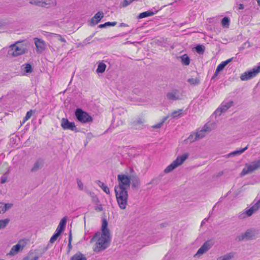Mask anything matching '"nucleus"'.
<instances>
[{
    "label": "nucleus",
    "instance_id": "nucleus-36",
    "mask_svg": "<svg viewBox=\"0 0 260 260\" xmlns=\"http://www.w3.org/2000/svg\"><path fill=\"white\" fill-rule=\"evenodd\" d=\"M23 66H24V71L26 73H31L32 72L33 69L30 63H25L23 64Z\"/></svg>",
    "mask_w": 260,
    "mask_h": 260
},
{
    "label": "nucleus",
    "instance_id": "nucleus-58",
    "mask_svg": "<svg viewBox=\"0 0 260 260\" xmlns=\"http://www.w3.org/2000/svg\"><path fill=\"white\" fill-rule=\"evenodd\" d=\"M167 225H168V223H161V224H160V226L161 228H164V227L166 226Z\"/></svg>",
    "mask_w": 260,
    "mask_h": 260
},
{
    "label": "nucleus",
    "instance_id": "nucleus-32",
    "mask_svg": "<svg viewBox=\"0 0 260 260\" xmlns=\"http://www.w3.org/2000/svg\"><path fill=\"white\" fill-rule=\"evenodd\" d=\"M117 24L116 22H107L104 24H101L99 25L100 28H106L109 26H114Z\"/></svg>",
    "mask_w": 260,
    "mask_h": 260
},
{
    "label": "nucleus",
    "instance_id": "nucleus-60",
    "mask_svg": "<svg viewBox=\"0 0 260 260\" xmlns=\"http://www.w3.org/2000/svg\"><path fill=\"white\" fill-rule=\"evenodd\" d=\"M88 143V142L87 141L85 143V146H86L87 145V143Z\"/></svg>",
    "mask_w": 260,
    "mask_h": 260
},
{
    "label": "nucleus",
    "instance_id": "nucleus-22",
    "mask_svg": "<svg viewBox=\"0 0 260 260\" xmlns=\"http://www.w3.org/2000/svg\"><path fill=\"white\" fill-rule=\"evenodd\" d=\"M248 148V146L245 147L244 148L240 149L239 150H237L234 151H233L230 153H229L226 155V157H234L236 155H239L241 154L242 153H243L246 150H247Z\"/></svg>",
    "mask_w": 260,
    "mask_h": 260
},
{
    "label": "nucleus",
    "instance_id": "nucleus-23",
    "mask_svg": "<svg viewBox=\"0 0 260 260\" xmlns=\"http://www.w3.org/2000/svg\"><path fill=\"white\" fill-rule=\"evenodd\" d=\"M157 12V11H155L154 12L151 10L145 11V12L140 13L139 15L138 18V19H142V18H145V17H147L148 16H153V15H154L155 14H156Z\"/></svg>",
    "mask_w": 260,
    "mask_h": 260
},
{
    "label": "nucleus",
    "instance_id": "nucleus-50",
    "mask_svg": "<svg viewBox=\"0 0 260 260\" xmlns=\"http://www.w3.org/2000/svg\"><path fill=\"white\" fill-rule=\"evenodd\" d=\"M77 183L79 189L82 190L83 189L84 185L81 180L79 179H77Z\"/></svg>",
    "mask_w": 260,
    "mask_h": 260
},
{
    "label": "nucleus",
    "instance_id": "nucleus-34",
    "mask_svg": "<svg viewBox=\"0 0 260 260\" xmlns=\"http://www.w3.org/2000/svg\"><path fill=\"white\" fill-rule=\"evenodd\" d=\"M181 61L182 64L188 66L190 63V59L186 54L183 55L181 57Z\"/></svg>",
    "mask_w": 260,
    "mask_h": 260
},
{
    "label": "nucleus",
    "instance_id": "nucleus-54",
    "mask_svg": "<svg viewBox=\"0 0 260 260\" xmlns=\"http://www.w3.org/2000/svg\"><path fill=\"white\" fill-rule=\"evenodd\" d=\"M220 72H217V70L216 69V71L214 74V75L213 76V77H212V80H213L214 79L216 76H217L218 73H219Z\"/></svg>",
    "mask_w": 260,
    "mask_h": 260
},
{
    "label": "nucleus",
    "instance_id": "nucleus-41",
    "mask_svg": "<svg viewBox=\"0 0 260 260\" xmlns=\"http://www.w3.org/2000/svg\"><path fill=\"white\" fill-rule=\"evenodd\" d=\"M221 23L223 26L228 27L230 24V19L227 17H224L222 19Z\"/></svg>",
    "mask_w": 260,
    "mask_h": 260
},
{
    "label": "nucleus",
    "instance_id": "nucleus-52",
    "mask_svg": "<svg viewBox=\"0 0 260 260\" xmlns=\"http://www.w3.org/2000/svg\"><path fill=\"white\" fill-rule=\"evenodd\" d=\"M162 124H163L162 122H160L158 123L157 124L153 125L152 126V127L153 128H159L162 125Z\"/></svg>",
    "mask_w": 260,
    "mask_h": 260
},
{
    "label": "nucleus",
    "instance_id": "nucleus-11",
    "mask_svg": "<svg viewBox=\"0 0 260 260\" xmlns=\"http://www.w3.org/2000/svg\"><path fill=\"white\" fill-rule=\"evenodd\" d=\"M259 208H260V199L253 206H252L250 208L246 210L243 213H241L239 215V218L242 219V218H245L246 216L249 217V216H251L253 214V213H254L256 211H257Z\"/></svg>",
    "mask_w": 260,
    "mask_h": 260
},
{
    "label": "nucleus",
    "instance_id": "nucleus-59",
    "mask_svg": "<svg viewBox=\"0 0 260 260\" xmlns=\"http://www.w3.org/2000/svg\"><path fill=\"white\" fill-rule=\"evenodd\" d=\"M258 5L260 6V0H256Z\"/></svg>",
    "mask_w": 260,
    "mask_h": 260
},
{
    "label": "nucleus",
    "instance_id": "nucleus-25",
    "mask_svg": "<svg viewBox=\"0 0 260 260\" xmlns=\"http://www.w3.org/2000/svg\"><path fill=\"white\" fill-rule=\"evenodd\" d=\"M235 254L234 252H229L223 256L218 257L217 260H231L234 257Z\"/></svg>",
    "mask_w": 260,
    "mask_h": 260
},
{
    "label": "nucleus",
    "instance_id": "nucleus-43",
    "mask_svg": "<svg viewBox=\"0 0 260 260\" xmlns=\"http://www.w3.org/2000/svg\"><path fill=\"white\" fill-rule=\"evenodd\" d=\"M60 235L55 232L53 236L51 237L49 242L50 243H53L58 238Z\"/></svg>",
    "mask_w": 260,
    "mask_h": 260
},
{
    "label": "nucleus",
    "instance_id": "nucleus-4",
    "mask_svg": "<svg viewBox=\"0 0 260 260\" xmlns=\"http://www.w3.org/2000/svg\"><path fill=\"white\" fill-rule=\"evenodd\" d=\"M258 234L257 230L254 229H249L245 233L237 235L235 240L237 241L240 242L244 240L249 241L255 239Z\"/></svg>",
    "mask_w": 260,
    "mask_h": 260
},
{
    "label": "nucleus",
    "instance_id": "nucleus-15",
    "mask_svg": "<svg viewBox=\"0 0 260 260\" xmlns=\"http://www.w3.org/2000/svg\"><path fill=\"white\" fill-rule=\"evenodd\" d=\"M214 242L212 240L205 242L202 246L198 249L196 255H202L208 251L213 245Z\"/></svg>",
    "mask_w": 260,
    "mask_h": 260
},
{
    "label": "nucleus",
    "instance_id": "nucleus-2",
    "mask_svg": "<svg viewBox=\"0 0 260 260\" xmlns=\"http://www.w3.org/2000/svg\"><path fill=\"white\" fill-rule=\"evenodd\" d=\"M114 191L117 204L120 209H126L128 202V192L126 189L114 187Z\"/></svg>",
    "mask_w": 260,
    "mask_h": 260
},
{
    "label": "nucleus",
    "instance_id": "nucleus-44",
    "mask_svg": "<svg viewBox=\"0 0 260 260\" xmlns=\"http://www.w3.org/2000/svg\"><path fill=\"white\" fill-rule=\"evenodd\" d=\"M9 173V171H8L7 172H6L1 178V183L2 184H4L5 183L7 180V178H8V174Z\"/></svg>",
    "mask_w": 260,
    "mask_h": 260
},
{
    "label": "nucleus",
    "instance_id": "nucleus-3",
    "mask_svg": "<svg viewBox=\"0 0 260 260\" xmlns=\"http://www.w3.org/2000/svg\"><path fill=\"white\" fill-rule=\"evenodd\" d=\"M28 52V49L21 44L20 42H17L11 45L8 50V55L11 57H16Z\"/></svg>",
    "mask_w": 260,
    "mask_h": 260
},
{
    "label": "nucleus",
    "instance_id": "nucleus-9",
    "mask_svg": "<svg viewBox=\"0 0 260 260\" xmlns=\"http://www.w3.org/2000/svg\"><path fill=\"white\" fill-rule=\"evenodd\" d=\"M260 73V65L254 67L251 70L244 72L240 76L242 81H246L256 76Z\"/></svg>",
    "mask_w": 260,
    "mask_h": 260
},
{
    "label": "nucleus",
    "instance_id": "nucleus-30",
    "mask_svg": "<svg viewBox=\"0 0 260 260\" xmlns=\"http://www.w3.org/2000/svg\"><path fill=\"white\" fill-rule=\"evenodd\" d=\"M131 182L132 184V187L133 188H136L138 187L140 184V180L138 177H133L132 178H131Z\"/></svg>",
    "mask_w": 260,
    "mask_h": 260
},
{
    "label": "nucleus",
    "instance_id": "nucleus-47",
    "mask_svg": "<svg viewBox=\"0 0 260 260\" xmlns=\"http://www.w3.org/2000/svg\"><path fill=\"white\" fill-rule=\"evenodd\" d=\"M226 66V64L224 63L223 61H222L221 63H220L217 67L216 69L217 70V72H221L222 71L225 67Z\"/></svg>",
    "mask_w": 260,
    "mask_h": 260
},
{
    "label": "nucleus",
    "instance_id": "nucleus-8",
    "mask_svg": "<svg viewBox=\"0 0 260 260\" xmlns=\"http://www.w3.org/2000/svg\"><path fill=\"white\" fill-rule=\"evenodd\" d=\"M188 155L185 153L181 156H179L174 160L170 165H169L164 170L165 173H168L172 171L177 167L182 165L184 161L188 158Z\"/></svg>",
    "mask_w": 260,
    "mask_h": 260
},
{
    "label": "nucleus",
    "instance_id": "nucleus-10",
    "mask_svg": "<svg viewBox=\"0 0 260 260\" xmlns=\"http://www.w3.org/2000/svg\"><path fill=\"white\" fill-rule=\"evenodd\" d=\"M259 168H260V159L252 162L249 165H246L243 169L240 175L241 176H245V175L249 174Z\"/></svg>",
    "mask_w": 260,
    "mask_h": 260
},
{
    "label": "nucleus",
    "instance_id": "nucleus-39",
    "mask_svg": "<svg viewBox=\"0 0 260 260\" xmlns=\"http://www.w3.org/2000/svg\"><path fill=\"white\" fill-rule=\"evenodd\" d=\"M33 253H29L28 255L25 257L22 260H38L39 256L37 255L33 256Z\"/></svg>",
    "mask_w": 260,
    "mask_h": 260
},
{
    "label": "nucleus",
    "instance_id": "nucleus-38",
    "mask_svg": "<svg viewBox=\"0 0 260 260\" xmlns=\"http://www.w3.org/2000/svg\"><path fill=\"white\" fill-rule=\"evenodd\" d=\"M72 240V236L71 231H70L69 235V243H68V247H67V248H68L67 253H70V252L71 251V250L72 248V246L71 244Z\"/></svg>",
    "mask_w": 260,
    "mask_h": 260
},
{
    "label": "nucleus",
    "instance_id": "nucleus-40",
    "mask_svg": "<svg viewBox=\"0 0 260 260\" xmlns=\"http://www.w3.org/2000/svg\"><path fill=\"white\" fill-rule=\"evenodd\" d=\"M187 82L191 85H196L200 83V80L198 78H189L187 80Z\"/></svg>",
    "mask_w": 260,
    "mask_h": 260
},
{
    "label": "nucleus",
    "instance_id": "nucleus-16",
    "mask_svg": "<svg viewBox=\"0 0 260 260\" xmlns=\"http://www.w3.org/2000/svg\"><path fill=\"white\" fill-rule=\"evenodd\" d=\"M34 41L37 52L39 53L43 52L46 49V44L44 41L38 38H34Z\"/></svg>",
    "mask_w": 260,
    "mask_h": 260
},
{
    "label": "nucleus",
    "instance_id": "nucleus-33",
    "mask_svg": "<svg viewBox=\"0 0 260 260\" xmlns=\"http://www.w3.org/2000/svg\"><path fill=\"white\" fill-rule=\"evenodd\" d=\"M196 51L200 54H203L205 52V47L202 45H197L194 48Z\"/></svg>",
    "mask_w": 260,
    "mask_h": 260
},
{
    "label": "nucleus",
    "instance_id": "nucleus-29",
    "mask_svg": "<svg viewBox=\"0 0 260 260\" xmlns=\"http://www.w3.org/2000/svg\"><path fill=\"white\" fill-rule=\"evenodd\" d=\"M106 64L103 62H100L98 64V68L96 69V72L98 73H103L105 71V70L106 69Z\"/></svg>",
    "mask_w": 260,
    "mask_h": 260
},
{
    "label": "nucleus",
    "instance_id": "nucleus-48",
    "mask_svg": "<svg viewBox=\"0 0 260 260\" xmlns=\"http://www.w3.org/2000/svg\"><path fill=\"white\" fill-rule=\"evenodd\" d=\"M187 141H189V142L191 143L196 140H198L196 135H190L187 139Z\"/></svg>",
    "mask_w": 260,
    "mask_h": 260
},
{
    "label": "nucleus",
    "instance_id": "nucleus-24",
    "mask_svg": "<svg viewBox=\"0 0 260 260\" xmlns=\"http://www.w3.org/2000/svg\"><path fill=\"white\" fill-rule=\"evenodd\" d=\"M13 206L11 203L4 204V203H0V213L2 211L5 213L8 210L11 209Z\"/></svg>",
    "mask_w": 260,
    "mask_h": 260
},
{
    "label": "nucleus",
    "instance_id": "nucleus-18",
    "mask_svg": "<svg viewBox=\"0 0 260 260\" xmlns=\"http://www.w3.org/2000/svg\"><path fill=\"white\" fill-rule=\"evenodd\" d=\"M44 161L42 158H38L35 162L32 168L31 169V172H36L41 169L44 166Z\"/></svg>",
    "mask_w": 260,
    "mask_h": 260
},
{
    "label": "nucleus",
    "instance_id": "nucleus-57",
    "mask_svg": "<svg viewBox=\"0 0 260 260\" xmlns=\"http://www.w3.org/2000/svg\"><path fill=\"white\" fill-rule=\"evenodd\" d=\"M168 117L169 116L164 117L161 122L164 124V123L168 119Z\"/></svg>",
    "mask_w": 260,
    "mask_h": 260
},
{
    "label": "nucleus",
    "instance_id": "nucleus-37",
    "mask_svg": "<svg viewBox=\"0 0 260 260\" xmlns=\"http://www.w3.org/2000/svg\"><path fill=\"white\" fill-rule=\"evenodd\" d=\"M88 193L91 198L92 202L94 203H99V200L98 196L93 192H88Z\"/></svg>",
    "mask_w": 260,
    "mask_h": 260
},
{
    "label": "nucleus",
    "instance_id": "nucleus-35",
    "mask_svg": "<svg viewBox=\"0 0 260 260\" xmlns=\"http://www.w3.org/2000/svg\"><path fill=\"white\" fill-rule=\"evenodd\" d=\"M9 222L8 218L0 220V230L5 228Z\"/></svg>",
    "mask_w": 260,
    "mask_h": 260
},
{
    "label": "nucleus",
    "instance_id": "nucleus-13",
    "mask_svg": "<svg viewBox=\"0 0 260 260\" xmlns=\"http://www.w3.org/2000/svg\"><path fill=\"white\" fill-rule=\"evenodd\" d=\"M29 3L39 7H48L56 4L55 0H30Z\"/></svg>",
    "mask_w": 260,
    "mask_h": 260
},
{
    "label": "nucleus",
    "instance_id": "nucleus-56",
    "mask_svg": "<svg viewBox=\"0 0 260 260\" xmlns=\"http://www.w3.org/2000/svg\"><path fill=\"white\" fill-rule=\"evenodd\" d=\"M126 26H128V25L126 23H121L119 25V27H126Z\"/></svg>",
    "mask_w": 260,
    "mask_h": 260
},
{
    "label": "nucleus",
    "instance_id": "nucleus-31",
    "mask_svg": "<svg viewBox=\"0 0 260 260\" xmlns=\"http://www.w3.org/2000/svg\"><path fill=\"white\" fill-rule=\"evenodd\" d=\"M207 131L208 130L207 128H204L201 131L196 133V135L198 140L204 137L205 136V132H207Z\"/></svg>",
    "mask_w": 260,
    "mask_h": 260
},
{
    "label": "nucleus",
    "instance_id": "nucleus-51",
    "mask_svg": "<svg viewBox=\"0 0 260 260\" xmlns=\"http://www.w3.org/2000/svg\"><path fill=\"white\" fill-rule=\"evenodd\" d=\"M95 33H94L92 35L88 37V38H87L86 39H85L84 41H83V43L84 44H87L89 43V41L91 40V39L93 38V37L94 36Z\"/></svg>",
    "mask_w": 260,
    "mask_h": 260
},
{
    "label": "nucleus",
    "instance_id": "nucleus-45",
    "mask_svg": "<svg viewBox=\"0 0 260 260\" xmlns=\"http://www.w3.org/2000/svg\"><path fill=\"white\" fill-rule=\"evenodd\" d=\"M53 35L54 37H55L57 39H58L59 41L66 43V41L64 38H63L60 35L56 34H53Z\"/></svg>",
    "mask_w": 260,
    "mask_h": 260
},
{
    "label": "nucleus",
    "instance_id": "nucleus-61",
    "mask_svg": "<svg viewBox=\"0 0 260 260\" xmlns=\"http://www.w3.org/2000/svg\"><path fill=\"white\" fill-rule=\"evenodd\" d=\"M2 25V23L0 22V26Z\"/></svg>",
    "mask_w": 260,
    "mask_h": 260
},
{
    "label": "nucleus",
    "instance_id": "nucleus-17",
    "mask_svg": "<svg viewBox=\"0 0 260 260\" xmlns=\"http://www.w3.org/2000/svg\"><path fill=\"white\" fill-rule=\"evenodd\" d=\"M145 120L142 118H138L131 122L132 127L135 129H142L144 128Z\"/></svg>",
    "mask_w": 260,
    "mask_h": 260
},
{
    "label": "nucleus",
    "instance_id": "nucleus-14",
    "mask_svg": "<svg viewBox=\"0 0 260 260\" xmlns=\"http://www.w3.org/2000/svg\"><path fill=\"white\" fill-rule=\"evenodd\" d=\"M233 102L232 101H223L221 106L219 107L215 112L214 114L216 115H220L221 113L226 111L230 107L233 106Z\"/></svg>",
    "mask_w": 260,
    "mask_h": 260
},
{
    "label": "nucleus",
    "instance_id": "nucleus-5",
    "mask_svg": "<svg viewBox=\"0 0 260 260\" xmlns=\"http://www.w3.org/2000/svg\"><path fill=\"white\" fill-rule=\"evenodd\" d=\"M75 116L78 121L82 123L92 122V117L81 108H78L75 111Z\"/></svg>",
    "mask_w": 260,
    "mask_h": 260
},
{
    "label": "nucleus",
    "instance_id": "nucleus-6",
    "mask_svg": "<svg viewBox=\"0 0 260 260\" xmlns=\"http://www.w3.org/2000/svg\"><path fill=\"white\" fill-rule=\"evenodd\" d=\"M118 184L115 187L120 189H126L129 188L131 184V178L128 175L124 174H118L117 176Z\"/></svg>",
    "mask_w": 260,
    "mask_h": 260
},
{
    "label": "nucleus",
    "instance_id": "nucleus-42",
    "mask_svg": "<svg viewBox=\"0 0 260 260\" xmlns=\"http://www.w3.org/2000/svg\"><path fill=\"white\" fill-rule=\"evenodd\" d=\"M32 111L29 110L27 112L25 116L23 118L22 123H24L27 120H28L32 116Z\"/></svg>",
    "mask_w": 260,
    "mask_h": 260
},
{
    "label": "nucleus",
    "instance_id": "nucleus-53",
    "mask_svg": "<svg viewBox=\"0 0 260 260\" xmlns=\"http://www.w3.org/2000/svg\"><path fill=\"white\" fill-rule=\"evenodd\" d=\"M233 58H234L233 57L229 58V59H227L226 60L224 61L223 62L226 66L228 63H229L233 60Z\"/></svg>",
    "mask_w": 260,
    "mask_h": 260
},
{
    "label": "nucleus",
    "instance_id": "nucleus-55",
    "mask_svg": "<svg viewBox=\"0 0 260 260\" xmlns=\"http://www.w3.org/2000/svg\"><path fill=\"white\" fill-rule=\"evenodd\" d=\"M238 8L239 10H242L244 9V5L243 4H240L238 5Z\"/></svg>",
    "mask_w": 260,
    "mask_h": 260
},
{
    "label": "nucleus",
    "instance_id": "nucleus-20",
    "mask_svg": "<svg viewBox=\"0 0 260 260\" xmlns=\"http://www.w3.org/2000/svg\"><path fill=\"white\" fill-rule=\"evenodd\" d=\"M104 13L102 11H99L96 13L94 16L91 18L90 22L92 25H94L97 24L104 17Z\"/></svg>",
    "mask_w": 260,
    "mask_h": 260
},
{
    "label": "nucleus",
    "instance_id": "nucleus-27",
    "mask_svg": "<svg viewBox=\"0 0 260 260\" xmlns=\"http://www.w3.org/2000/svg\"><path fill=\"white\" fill-rule=\"evenodd\" d=\"M20 249L21 245L19 243H18L12 247L10 252L8 254L10 255H15L20 251Z\"/></svg>",
    "mask_w": 260,
    "mask_h": 260
},
{
    "label": "nucleus",
    "instance_id": "nucleus-19",
    "mask_svg": "<svg viewBox=\"0 0 260 260\" xmlns=\"http://www.w3.org/2000/svg\"><path fill=\"white\" fill-rule=\"evenodd\" d=\"M167 97L168 100L171 101H177L180 99L178 90H173L171 92H168Z\"/></svg>",
    "mask_w": 260,
    "mask_h": 260
},
{
    "label": "nucleus",
    "instance_id": "nucleus-46",
    "mask_svg": "<svg viewBox=\"0 0 260 260\" xmlns=\"http://www.w3.org/2000/svg\"><path fill=\"white\" fill-rule=\"evenodd\" d=\"M94 209L98 212H101L103 210L102 205L99 203H95Z\"/></svg>",
    "mask_w": 260,
    "mask_h": 260
},
{
    "label": "nucleus",
    "instance_id": "nucleus-1",
    "mask_svg": "<svg viewBox=\"0 0 260 260\" xmlns=\"http://www.w3.org/2000/svg\"><path fill=\"white\" fill-rule=\"evenodd\" d=\"M108 225L107 221L104 219L102 221L101 235L100 233H97L94 236L93 238L98 239L95 247L94 248L95 252H99L104 250L109 246L111 237L110 231L108 228Z\"/></svg>",
    "mask_w": 260,
    "mask_h": 260
},
{
    "label": "nucleus",
    "instance_id": "nucleus-28",
    "mask_svg": "<svg viewBox=\"0 0 260 260\" xmlns=\"http://www.w3.org/2000/svg\"><path fill=\"white\" fill-rule=\"evenodd\" d=\"M96 183L103 190V191L105 193H106L108 194H110V192L109 187L107 185H106L103 182H101L100 180H98L96 181Z\"/></svg>",
    "mask_w": 260,
    "mask_h": 260
},
{
    "label": "nucleus",
    "instance_id": "nucleus-21",
    "mask_svg": "<svg viewBox=\"0 0 260 260\" xmlns=\"http://www.w3.org/2000/svg\"><path fill=\"white\" fill-rule=\"evenodd\" d=\"M66 223L67 218L66 217H64L60 220L59 225H58L55 232L61 235L65 229Z\"/></svg>",
    "mask_w": 260,
    "mask_h": 260
},
{
    "label": "nucleus",
    "instance_id": "nucleus-12",
    "mask_svg": "<svg viewBox=\"0 0 260 260\" xmlns=\"http://www.w3.org/2000/svg\"><path fill=\"white\" fill-rule=\"evenodd\" d=\"M61 126L66 130L69 129L75 132H78L79 130L74 122H70L67 118H62L61 120Z\"/></svg>",
    "mask_w": 260,
    "mask_h": 260
},
{
    "label": "nucleus",
    "instance_id": "nucleus-26",
    "mask_svg": "<svg viewBox=\"0 0 260 260\" xmlns=\"http://www.w3.org/2000/svg\"><path fill=\"white\" fill-rule=\"evenodd\" d=\"M86 257L80 251L77 252L73 256L70 260H86Z\"/></svg>",
    "mask_w": 260,
    "mask_h": 260
},
{
    "label": "nucleus",
    "instance_id": "nucleus-7",
    "mask_svg": "<svg viewBox=\"0 0 260 260\" xmlns=\"http://www.w3.org/2000/svg\"><path fill=\"white\" fill-rule=\"evenodd\" d=\"M188 155L185 153L181 156H179L174 160L170 165H169L164 170L165 173H168L172 171L177 167L182 165L184 161L188 158Z\"/></svg>",
    "mask_w": 260,
    "mask_h": 260
},
{
    "label": "nucleus",
    "instance_id": "nucleus-49",
    "mask_svg": "<svg viewBox=\"0 0 260 260\" xmlns=\"http://www.w3.org/2000/svg\"><path fill=\"white\" fill-rule=\"evenodd\" d=\"M182 110H178V111H175L172 113V116L173 118L176 117L180 116L181 114Z\"/></svg>",
    "mask_w": 260,
    "mask_h": 260
}]
</instances>
